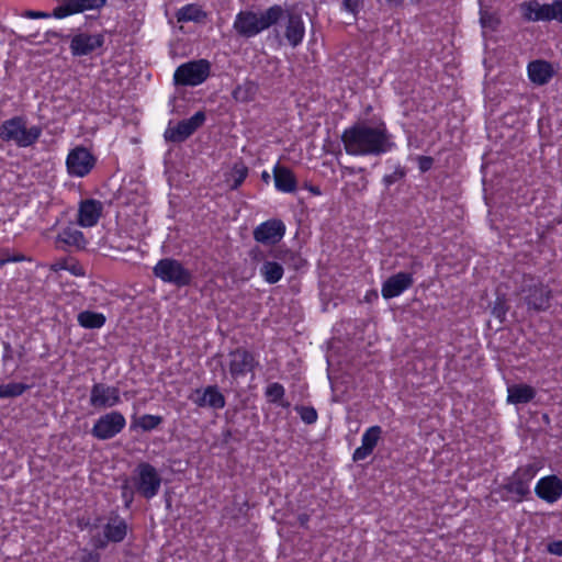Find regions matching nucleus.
Wrapping results in <instances>:
<instances>
[{"instance_id": "obj_34", "label": "nucleus", "mask_w": 562, "mask_h": 562, "mask_svg": "<svg viewBox=\"0 0 562 562\" xmlns=\"http://www.w3.org/2000/svg\"><path fill=\"white\" fill-rule=\"evenodd\" d=\"M31 386L22 382H11L8 384H0V398H11L21 396Z\"/></svg>"}, {"instance_id": "obj_5", "label": "nucleus", "mask_w": 562, "mask_h": 562, "mask_svg": "<svg viewBox=\"0 0 562 562\" xmlns=\"http://www.w3.org/2000/svg\"><path fill=\"white\" fill-rule=\"evenodd\" d=\"M539 468L535 463L519 465L504 482L503 490L513 495V501L521 503L531 495L530 484Z\"/></svg>"}, {"instance_id": "obj_56", "label": "nucleus", "mask_w": 562, "mask_h": 562, "mask_svg": "<svg viewBox=\"0 0 562 562\" xmlns=\"http://www.w3.org/2000/svg\"><path fill=\"white\" fill-rule=\"evenodd\" d=\"M366 300H367L368 302H370L371 296H369V294H367V295H366Z\"/></svg>"}, {"instance_id": "obj_3", "label": "nucleus", "mask_w": 562, "mask_h": 562, "mask_svg": "<svg viewBox=\"0 0 562 562\" xmlns=\"http://www.w3.org/2000/svg\"><path fill=\"white\" fill-rule=\"evenodd\" d=\"M42 135L38 125L27 127L26 119L15 115L0 123V140L13 143L20 148L31 147L37 143Z\"/></svg>"}, {"instance_id": "obj_9", "label": "nucleus", "mask_w": 562, "mask_h": 562, "mask_svg": "<svg viewBox=\"0 0 562 562\" xmlns=\"http://www.w3.org/2000/svg\"><path fill=\"white\" fill-rule=\"evenodd\" d=\"M258 364L256 355L246 348L238 347L228 352V372L234 381L254 373Z\"/></svg>"}, {"instance_id": "obj_27", "label": "nucleus", "mask_w": 562, "mask_h": 562, "mask_svg": "<svg viewBox=\"0 0 562 562\" xmlns=\"http://www.w3.org/2000/svg\"><path fill=\"white\" fill-rule=\"evenodd\" d=\"M527 71L529 80L538 86L548 83L554 75L552 65L542 59L530 61Z\"/></svg>"}, {"instance_id": "obj_23", "label": "nucleus", "mask_w": 562, "mask_h": 562, "mask_svg": "<svg viewBox=\"0 0 562 562\" xmlns=\"http://www.w3.org/2000/svg\"><path fill=\"white\" fill-rule=\"evenodd\" d=\"M102 203L94 199L80 201L77 214V224L83 228H90L98 224L102 215Z\"/></svg>"}, {"instance_id": "obj_20", "label": "nucleus", "mask_w": 562, "mask_h": 562, "mask_svg": "<svg viewBox=\"0 0 562 562\" xmlns=\"http://www.w3.org/2000/svg\"><path fill=\"white\" fill-rule=\"evenodd\" d=\"M190 401L198 407H210L222 409L226 405V400L217 385H209L205 389H196L191 395Z\"/></svg>"}, {"instance_id": "obj_29", "label": "nucleus", "mask_w": 562, "mask_h": 562, "mask_svg": "<svg viewBox=\"0 0 562 562\" xmlns=\"http://www.w3.org/2000/svg\"><path fill=\"white\" fill-rule=\"evenodd\" d=\"M207 18V13L198 3H188L176 12V19L179 23L194 22L201 23Z\"/></svg>"}, {"instance_id": "obj_7", "label": "nucleus", "mask_w": 562, "mask_h": 562, "mask_svg": "<svg viewBox=\"0 0 562 562\" xmlns=\"http://www.w3.org/2000/svg\"><path fill=\"white\" fill-rule=\"evenodd\" d=\"M211 64L206 59L187 61L177 67L173 81L178 86L195 87L209 78Z\"/></svg>"}, {"instance_id": "obj_21", "label": "nucleus", "mask_w": 562, "mask_h": 562, "mask_svg": "<svg viewBox=\"0 0 562 562\" xmlns=\"http://www.w3.org/2000/svg\"><path fill=\"white\" fill-rule=\"evenodd\" d=\"M286 18L284 38L293 48L300 46L305 37V23L301 13L294 11L284 12Z\"/></svg>"}, {"instance_id": "obj_41", "label": "nucleus", "mask_w": 562, "mask_h": 562, "mask_svg": "<svg viewBox=\"0 0 562 562\" xmlns=\"http://www.w3.org/2000/svg\"><path fill=\"white\" fill-rule=\"evenodd\" d=\"M418 169L420 172H427L432 168L434 158L430 156H418L417 158Z\"/></svg>"}, {"instance_id": "obj_46", "label": "nucleus", "mask_w": 562, "mask_h": 562, "mask_svg": "<svg viewBox=\"0 0 562 562\" xmlns=\"http://www.w3.org/2000/svg\"><path fill=\"white\" fill-rule=\"evenodd\" d=\"M551 5L553 20L562 23V0H554Z\"/></svg>"}, {"instance_id": "obj_28", "label": "nucleus", "mask_w": 562, "mask_h": 562, "mask_svg": "<svg viewBox=\"0 0 562 562\" xmlns=\"http://www.w3.org/2000/svg\"><path fill=\"white\" fill-rule=\"evenodd\" d=\"M507 402L510 404H527L536 397V390L528 384H513L507 387Z\"/></svg>"}, {"instance_id": "obj_2", "label": "nucleus", "mask_w": 562, "mask_h": 562, "mask_svg": "<svg viewBox=\"0 0 562 562\" xmlns=\"http://www.w3.org/2000/svg\"><path fill=\"white\" fill-rule=\"evenodd\" d=\"M284 12L280 4H273L260 14L251 10H240L235 16L233 30L243 38H252L276 25L283 18Z\"/></svg>"}, {"instance_id": "obj_53", "label": "nucleus", "mask_w": 562, "mask_h": 562, "mask_svg": "<svg viewBox=\"0 0 562 562\" xmlns=\"http://www.w3.org/2000/svg\"><path fill=\"white\" fill-rule=\"evenodd\" d=\"M261 177H262V180L266 181V182H268L269 179H270V176H269V173L267 171H263Z\"/></svg>"}, {"instance_id": "obj_6", "label": "nucleus", "mask_w": 562, "mask_h": 562, "mask_svg": "<svg viewBox=\"0 0 562 562\" xmlns=\"http://www.w3.org/2000/svg\"><path fill=\"white\" fill-rule=\"evenodd\" d=\"M153 273L164 283L172 284L179 289L192 283V272L175 258H162L153 268Z\"/></svg>"}, {"instance_id": "obj_40", "label": "nucleus", "mask_w": 562, "mask_h": 562, "mask_svg": "<svg viewBox=\"0 0 562 562\" xmlns=\"http://www.w3.org/2000/svg\"><path fill=\"white\" fill-rule=\"evenodd\" d=\"M134 494H135V490L134 487H130L127 482H125L122 486H121V496H122V499L124 501V506L125 508H130L133 501H134Z\"/></svg>"}, {"instance_id": "obj_39", "label": "nucleus", "mask_w": 562, "mask_h": 562, "mask_svg": "<svg viewBox=\"0 0 562 562\" xmlns=\"http://www.w3.org/2000/svg\"><path fill=\"white\" fill-rule=\"evenodd\" d=\"M100 554L94 550L83 549L78 557L72 559V562H99Z\"/></svg>"}, {"instance_id": "obj_8", "label": "nucleus", "mask_w": 562, "mask_h": 562, "mask_svg": "<svg viewBox=\"0 0 562 562\" xmlns=\"http://www.w3.org/2000/svg\"><path fill=\"white\" fill-rule=\"evenodd\" d=\"M97 165V157L90 149L78 145L69 150L66 157V169L72 178H83L88 176Z\"/></svg>"}, {"instance_id": "obj_18", "label": "nucleus", "mask_w": 562, "mask_h": 562, "mask_svg": "<svg viewBox=\"0 0 562 562\" xmlns=\"http://www.w3.org/2000/svg\"><path fill=\"white\" fill-rule=\"evenodd\" d=\"M535 494L548 504H554L562 497V479L555 474H549L538 480Z\"/></svg>"}, {"instance_id": "obj_15", "label": "nucleus", "mask_w": 562, "mask_h": 562, "mask_svg": "<svg viewBox=\"0 0 562 562\" xmlns=\"http://www.w3.org/2000/svg\"><path fill=\"white\" fill-rule=\"evenodd\" d=\"M104 42L105 38L102 33L79 32L70 38L69 49L74 57L89 56L101 48Z\"/></svg>"}, {"instance_id": "obj_30", "label": "nucleus", "mask_w": 562, "mask_h": 562, "mask_svg": "<svg viewBox=\"0 0 562 562\" xmlns=\"http://www.w3.org/2000/svg\"><path fill=\"white\" fill-rule=\"evenodd\" d=\"M263 395L266 401L282 408H289L290 402L285 397V387L279 382L268 383L265 387Z\"/></svg>"}, {"instance_id": "obj_4", "label": "nucleus", "mask_w": 562, "mask_h": 562, "mask_svg": "<svg viewBox=\"0 0 562 562\" xmlns=\"http://www.w3.org/2000/svg\"><path fill=\"white\" fill-rule=\"evenodd\" d=\"M131 482L139 496L150 501L158 495L162 479L151 463L142 461L135 467Z\"/></svg>"}, {"instance_id": "obj_12", "label": "nucleus", "mask_w": 562, "mask_h": 562, "mask_svg": "<svg viewBox=\"0 0 562 562\" xmlns=\"http://www.w3.org/2000/svg\"><path fill=\"white\" fill-rule=\"evenodd\" d=\"M206 120L203 111L195 112L191 117L179 121L173 127H168L165 138L171 143H182L200 128Z\"/></svg>"}, {"instance_id": "obj_19", "label": "nucleus", "mask_w": 562, "mask_h": 562, "mask_svg": "<svg viewBox=\"0 0 562 562\" xmlns=\"http://www.w3.org/2000/svg\"><path fill=\"white\" fill-rule=\"evenodd\" d=\"M105 3L106 0H65L53 10V16L55 19H65L88 10H100Z\"/></svg>"}, {"instance_id": "obj_25", "label": "nucleus", "mask_w": 562, "mask_h": 562, "mask_svg": "<svg viewBox=\"0 0 562 562\" xmlns=\"http://www.w3.org/2000/svg\"><path fill=\"white\" fill-rule=\"evenodd\" d=\"M524 20L529 22L552 21V5L540 4L537 0L525 1L520 4Z\"/></svg>"}, {"instance_id": "obj_47", "label": "nucleus", "mask_w": 562, "mask_h": 562, "mask_svg": "<svg viewBox=\"0 0 562 562\" xmlns=\"http://www.w3.org/2000/svg\"><path fill=\"white\" fill-rule=\"evenodd\" d=\"M303 189L307 190L311 194L315 196H319L323 193L318 186H315L307 181L303 183Z\"/></svg>"}, {"instance_id": "obj_45", "label": "nucleus", "mask_w": 562, "mask_h": 562, "mask_svg": "<svg viewBox=\"0 0 562 562\" xmlns=\"http://www.w3.org/2000/svg\"><path fill=\"white\" fill-rule=\"evenodd\" d=\"M550 554L562 557V540H553L547 544Z\"/></svg>"}, {"instance_id": "obj_52", "label": "nucleus", "mask_w": 562, "mask_h": 562, "mask_svg": "<svg viewBox=\"0 0 562 562\" xmlns=\"http://www.w3.org/2000/svg\"><path fill=\"white\" fill-rule=\"evenodd\" d=\"M491 21H492V18H491V16H490L488 19H487L485 15H482V16H481V22H482V25H483V26L491 25Z\"/></svg>"}, {"instance_id": "obj_35", "label": "nucleus", "mask_w": 562, "mask_h": 562, "mask_svg": "<svg viewBox=\"0 0 562 562\" xmlns=\"http://www.w3.org/2000/svg\"><path fill=\"white\" fill-rule=\"evenodd\" d=\"M162 417L159 415L144 414L135 422V425L144 431H150L157 428L162 423Z\"/></svg>"}, {"instance_id": "obj_13", "label": "nucleus", "mask_w": 562, "mask_h": 562, "mask_svg": "<svg viewBox=\"0 0 562 562\" xmlns=\"http://www.w3.org/2000/svg\"><path fill=\"white\" fill-rule=\"evenodd\" d=\"M286 232L284 222L280 218H270L260 223L252 232L254 239L266 246L277 245Z\"/></svg>"}, {"instance_id": "obj_54", "label": "nucleus", "mask_w": 562, "mask_h": 562, "mask_svg": "<svg viewBox=\"0 0 562 562\" xmlns=\"http://www.w3.org/2000/svg\"><path fill=\"white\" fill-rule=\"evenodd\" d=\"M497 317L501 316V311L497 308V307H494V312H493Z\"/></svg>"}, {"instance_id": "obj_36", "label": "nucleus", "mask_w": 562, "mask_h": 562, "mask_svg": "<svg viewBox=\"0 0 562 562\" xmlns=\"http://www.w3.org/2000/svg\"><path fill=\"white\" fill-rule=\"evenodd\" d=\"M294 409L301 420L307 425L315 424L318 419L317 411L313 406L296 405Z\"/></svg>"}, {"instance_id": "obj_24", "label": "nucleus", "mask_w": 562, "mask_h": 562, "mask_svg": "<svg viewBox=\"0 0 562 562\" xmlns=\"http://www.w3.org/2000/svg\"><path fill=\"white\" fill-rule=\"evenodd\" d=\"M383 430L379 425L370 426L361 437V446L356 448L352 454L353 461H362L371 456L382 437Z\"/></svg>"}, {"instance_id": "obj_14", "label": "nucleus", "mask_w": 562, "mask_h": 562, "mask_svg": "<svg viewBox=\"0 0 562 562\" xmlns=\"http://www.w3.org/2000/svg\"><path fill=\"white\" fill-rule=\"evenodd\" d=\"M127 531L126 520L120 515L113 514L103 526V537L94 540V547L97 549H104L110 542L120 543L126 538Z\"/></svg>"}, {"instance_id": "obj_38", "label": "nucleus", "mask_w": 562, "mask_h": 562, "mask_svg": "<svg viewBox=\"0 0 562 562\" xmlns=\"http://www.w3.org/2000/svg\"><path fill=\"white\" fill-rule=\"evenodd\" d=\"M406 176V170L402 166H397L392 173L385 175L383 177V182L386 187L394 184L395 182L402 180Z\"/></svg>"}, {"instance_id": "obj_11", "label": "nucleus", "mask_w": 562, "mask_h": 562, "mask_svg": "<svg viewBox=\"0 0 562 562\" xmlns=\"http://www.w3.org/2000/svg\"><path fill=\"white\" fill-rule=\"evenodd\" d=\"M122 402L117 386L105 383H94L90 390L89 404L97 411L112 408Z\"/></svg>"}, {"instance_id": "obj_32", "label": "nucleus", "mask_w": 562, "mask_h": 562, "mask_svg": "<svg viewBox=\"0 0 562 562\" xmlns=\"http://www.w3.org/2000/svg\"><path fill=\"white\" fill-rule=\"evenodd\" d=\"M260 276L269 284L278 283L284 274V268L277 261L266 260L260 267Z\"/></svg>"}, {"instance_id": "obj_17", "label": "nucleus", "mask_w": 562, "mask_h": 562, "mask_svg": "<svg viewBox=\"0 0 562 562\" xmlns=\"http://www.w3.org/2000/svg\"><path fill=\"white\" fill-rule=\"evenodd\" d=\"M414 284V274L412 272L400 271L390 276L383 281L381 286L382 297L391 300L402 295Z\"/></svg>"}, {"instance_id": "obj_31", "label": "nucleus", "mask_w": 562, "mask_h": 562, "mask_svg": "<svg viewBox=\"0 0 562 562\" xmlns=\"http://www.w3.org/2000/svg\"><path fill=\"white\" fill-rule=\"evenodd\" d=\"M78 325L86 329H99L106 323V317L103 313L93 311H82L77 315Z\"/></svg>"}, {"instance_id": "obj_22", "label": "nucleus", "mask_w": 562, "mask_h": 562, "mask_svg": "<svg viewBox=\"0 0 562 562\" xmlns=\"http://www.w3.org/2000/svg\"><path fill=\"white\" fill-rule=\"evenodd\" d=\"M55 246L57 249L65 251L70 248L81 250L86 248L87 239L81 231L76 228L74 224H69L58 232Z\"/></svg>"}, {"instance_id": "obj_37", "label": "nucleus", "mask_w": 562, "mask_h": 562, "mask_svg": "<svg viewBox=\"0 0 562 562\" xmlns=\"http://www.w3.org/2000/svg\"><path fill=\"white\" fill-rule=\"evenodd\" d=\"M233 183L231 184L232 190H237L246 180L248 176V168L244 165L234 166L233 168Z\"/></svg>"}, {"instance_id": "obj_33", "label": "nucleus", "mask_w": 562, "mask_h": 562, "mask_svg": "<svg viewBox=\"0 0 562 562\" xmlns=\"http://www.w3.org/2000/svg\"><path fill=\"white\" fill-rule=\"evenodd\" d=\"M258 91V87L252 81H246L243 85H238L232 92V97L235 101L240 103H249L255 100Z\"/></svg>"}, {"instance_id": "obj_26", "label": "nucleus", "mask_w": 562, "mask_h": 562, "mask_svg": "<svg viewBox=\"0 0 562 562\" xmlns=\"http://www.w3.org/2000/svg\"><path fill=\"white\" fill-rule=\"evenodd\" d=\"M274 188L281 193H294L297 189V180L294 172L285 167L277 164L273 167Z\"/></svg>"}, {"instance_id": "obj_49", "label": "nucleus", "mask_w": 562, "mask_h": 562, "mask_svg": "<svg viewBox=\"0 0 562 562\" xmlns=\"http://www.w3.org/2000/svg\"><path fill=\"white\" fill-rule=\"evenodd\" d=\"M297 521H299L301 527L307 528L308 527V521H310V515L306 514V513L300 514L297 516Z\"/></svg>"}, {"instance_id": "obj_42", "label": "nucleus", "mask_w": 562, "mask_h": 562, "mask_svg": "<svg viewBox=\"0 0 562 562\" xmlns=\"http://www.w3.org/2000/svg\"><path fill=\"white\" fill-rule=\"evenodd\" d=\"M361 0H342V10L356 15L359 12Z\"/></svg>"}, {"instance_id": "obj_55", "label": "nucleus", "mask_w": 562, "mask_h": 562, "mask_svg": "<svg viewBox=\"0 0 562 562\" xmlns=\"http://www.w3.org/2000/svg\"><path fill=\"white\" fill-rule=\"evenodd\" d=\"M371 295L374 297V299H378V293L375 291H372L371 292Z\"/></svg>"}, {"instance_id": "obj_16", "label": "nucleus", "mask_w": 562, "mask_h": 562, "mask_svg": "<svg viewBox=\"0 0 562 562\" xmlns=\"http://www.w3.org/2000/svg\"><path fill=\"white\" fill-rule=\"evenodd\" d=\"M552 297L549 285L538 282L527 288L524 301L529 311L546 312L551 306Z\"/></svg>"}, {"instance_id": "obj_43", "label": "nucleus", "mask_w": 562, "mask_h": 562, "mask_svg": "<svg viewBox=\"0 0 562 562\" xmlns=\"http://www.w3.org/2000/svg\"><path fill=\"white\" fill-rule=\"evenodd\" d=\"M64 268H65V270L69 271L72 276H76V277L85 276V269L78 261H74L71 263H65Z\"/></svg>"}, {"instance_id": "obj_50", "label": "nucleus", "mask_w": 562, "mask_h": 562, "mask_svg": "<svg viewBox=\"0 0 562 562\" xmlns=\"http://www.w3.org/2000/svg\"><path fill=\"white\" fill-rule=\"evenodd\" d=\"M379 3H385L389 7H401L403 5L405 0H376Z\"/></svg>"}, {"instance_id": "obj_51", "label": "nucleus", "mask_w": 562, "mask_h": 562, "mask_svg": "<svg viewBox=\"0 0 562 562\" xmlns=\"http://www.w3.org/2000/svg\"><path fill=\"white\" fill-rule=\"evenodd\" d=\"M65 263H68V262L66 260L57 262V263L52 266V269L54 271L65 270V268H61V267H65Z\"/></svg>"}, {"instance_id": "obj_1", "label": "nucleus", "mask_w": 562, "mask_h": 562, "mask_svg": "<svg viewBox=\"0 0 562 562\" xmlns=\"http://www.w3.org/2000/svg\"><path fill=\"white\" fill-rule=\"evenodd\" d=\"M385 124L370 126L364 123H355L345 128L341 142L347 155L355 157L381 156L395 147Z\"/></svg>"}, {"instance_id": "obj_48", "label": "nucleus", "mask_w": 562, "mask_h": 562, "mask_svg": "<svg viewBox=\"0 0 562 562\" xmlns=\"http://www.w3.org/2000/svg\"><path fill=\"white\" fill-rule=\"evenodd\" d=\"M24 260V257L22 255L8 257L4 259H0V267L8 263V262H21Z\"/></svg>"}, {"instance_id": "obj_10", "label": "nucleus", "mask_w": 562, "mask_h": 562, "mask_svg": "<svg viewBox=\"0 0 562 562\" xmlns=\"http://www.w3.org/2000/svg\"><path fill=\"white\" fill-rule=\"evenodd\" d=\"M126 426L124 415L112 411L100 416L93 424L91 435L98 440H109L119 435Z\"/></svg>"}, {"instance_id": "obj_44", "label": "nucleus", "mask_w": 562, "mask_h": 562, "mask_svg": "<svg viewBox=\"0 0 562 562\" xmlns=\"http://www.w3.org/2000/svg\"><path fill=\"white\" fill-rule=\"evenodd\" d=\"M23 16L27 18V19H32V20L48 19V18L53 16V13H47L44 11L26 10L23 13Z\"/></svg>"}]
</instances>
